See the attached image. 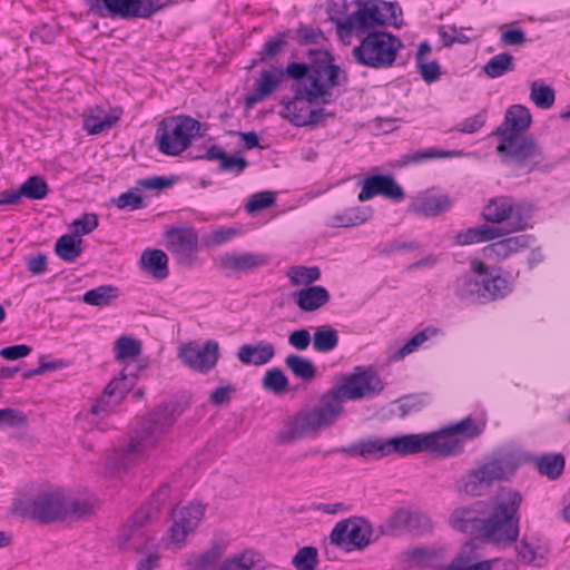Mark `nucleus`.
<instances>
[{
    "label": "nucleus",
    "mask_w": 570,
    "mask_h": 570,
    "mask_svg": "<svg viewBox=\"0 0 570 570\" xmlns=\"http://www.w3.org/2000/svg\"><path fill=\"white\" fill-rule=\"evenodd\" d=\"M382 390L383 383L372 370L356 367L354 373L343 376L340 384L323 393L313 407L289 416L276 433L275 441L279 445H286L316 436L343 415V403L346 400L364 399L379 394Z\"/></svg>",
    "instance_id": "nucleus-1"
},
{
    "label": "nucleus",
    "mask_w": 570,
    "mask_h": 570,
    "mask_svg": "<svg viewBox=\"0 0 570 570\" xmlns=\"http://www.w3.org/2000/svg\"><path fill=\"white\" fill-rule=\"evenodd\" d=\"M306 55L311 58L309 62H291L286 67V73L296 82H301L305 97L309 102L323 104L333 101L331 88L341 85L347 80L344 71L337 65H334L333 55L325 49H309Z\"/></svg>",
    "instance_id": "nucleus-2"
},
{
    "label": "nucleus",
    "mask_w": 570,
    "mask_h": 570,
    "mask_svg": "<svg viewBox=\"0 0 570 570\" xmlns=\"http://www.w3.org/2000/svg\"><path fill=\"white\" fill-rule=\"evenodd\" d=\"M512 291L510 282L499 269L479 259L470 263V271L458 276L453 293L462 302L488 304L508 296Z\"/></svg>",
    "instance_id": "nucleus-3"
},
{
    "label": "nucleus",
    "mask_w": 570,
    "mask_h": 570,
    "mask_svg": "<svg viewBox=\"0 0 570 570\" xmlns=\"http://www.w3.org/2000/svg\"><path fill=\"white\" fill-rule=\"evenodd\" d=\"M185 406L176 400L161 402L140 420L135 435L130 438L124 449L125 456L142 454L146 450L155 448L183 414Z\"/></svg>",
    "instance_id": "nucleus-4"
},
{
    "label": "nucleus",
    "mask_w": 570,
    "mask_h": 570,
    "mask_svg": "<svg viewBox=\"0 0 570 570\" xmlns=\"http://www.w3.org/2000/svg\"><path fill=\"white\" fill-rule=\"evenodd\" d=\"M522 495L509 490L493 504L488 517L483 518L481 539L497 544H510L519 537V509Z\"/></svg>",
    "instance_id": "nucleus-5"
},
{
    "label": "nucleus",
    "mask_w": 570,
    "mask_h": 570,
    "mask_svg": "<svg viewBox=\"0 0 570 570\" xmlns=\"http://www.w3.org/2000/svg\"><path fill=\"white\" fill-rule=\"evenodd\" d=\"M519 465L520 460L514 453L495 452L462 476L460 490L472 497L483 495L493 482L509 480Z\"/></svg>",
    "instance_id": "nucleus-6"
},
{
    "label": "nucleus",
    "mask_w": 570,
    "mask_h": 570,
    "mask_svg": "<svg viewBox=\"0 0 570 570\" xmlns=\"http://www.w3.org/2000/svg\"><path fill=\"white\" fill-rule=\"evenodd\" d=\"M402 48L403 43L399 37L385 31H373L365 35L352 49V57L360 66L386 69L394 65Z\"/></svg>",
    "instance_id": "nucleus-7"
},
{
    "label": "nucleus",
    "mask_w": 570,
    "mask_h": 570,
    "mask_svg": "<svg viewBox=\"0 0 570 570\" xmlns=\"http://www.w3.org/2000/svg\"><path fill=\"white\" fill-rule=\"evenodd\" d=\"M203 125L187 115H175L161 119L156 129L155 140L158 150L167 156H178L185 151Z\"/></svg>",
    "instance_id": "nucleus-8"
},
{
    "label": "nucleus",
    "mask_w": 570,
    "mask_h": 570,
    "mask_svg": "<svg viewBox=\"0 0 570 570\" xmlns=\"http://www.w3.org/2000/svg\"><path fill=\"white\" fill-rule=\"evenodd\" d=\"M498 138L495 151L501 161L508 166L525 168L530 173L543 159L542 149L531 135H509Z\"/></svg>",
    "instance_id": "nucleus-9"
},
{
    "label": "nucleus",
    "mask_w": 570,
    "mask_h": 570,
    "mask_svg": "<svg viewBox=\"0 0 570 570\" xmlns=\"http://www.w3.org/2000/svg\"><path fill=\"white\" fill-rule=\"evenodd\" d=\"M161 0H85L88 10L98 17L129 19H148L169 7Z\"/></svg>",
    "instance_id": "nucleus-10"
},
{
    "label": "nucleus",
    "mask_w": 570,
    "mask_h": 570,
    "mask_svg": "<svg viewBox=\"0 0 570 570\" xmlns=\"http://www.w3.org/2000/svg\"><path fill=\"white\" fill-rule=\"evenodd\" d=\"M125 371L126 368L121 371L118 377L112 379L106 385L101 395L92 402L88 412H81L77 415L76 419L78 423L81 424L82 430L94 429V423L89 422L88 425L85 424L90 415L105 419L126 397L127 393L135 384L136 376L129 380L130 374H127Z\"/></svg>",
    "instance_id": "nucleus-11"
},
{
    "label": "nucleus",
    "mask_w": 570,
    "mask_h": 570,
    "mask_svg": "<svg viewBox=\"0 0 570 570\" xmlns=\"http://www.w3.org/2000/svg\"><path fill=\"white\" fill-rule=\"evenodd\" d=\"M356 4L357 9L344 19L337 14L330 16L328 20L335 24L340 38L352 33L356 36L367 35L372 32V29L383 26L375 0H361Z\"/></svg>",
    "instance_id": "nucleus-12"
},
{
    "label": "nucleus",
    "mask_w": 570,
    "mask_h": 570,
    "mask_svg": "<svg viewBox=\"0 0 570 570\" xmlns=\"http://www.w3.org/2000/svg\"><path fill=\"white\" fill-rule=\"evenodd\" d=\"M24 512L43 524L65 520L66 494L59 488L41 490L29 501Z\"/></svg>",
    "instance_id": "nucleus-13"
},
{
    "label": "nucleus",
    "mask_w": 570,
    "mask_h": 570,
    "mask_svg": "<svg viewBox=\"0 0 570 570\" xmlns=\"http://www.w3.org/2000/svg\"><path fill=\"white\" fill-rule=\"evenodd\" d=\"M268 256L259 253H224L214 259V266L226 276H240L268 264Z\"/></svg>",
    "instance_id": "nucleus-14"
},
{
    "label": "nucleus",
    "mask_w": 570,
    "mask_h": 570,
    "mask_svg": "<svg viewBox=\"0 0 570 570\" xmlns=\"http://www.w3.org/2000/svg\"><path fill=\"white\" fill-rule=\"evenodd\" d=\"M432 528V522L425 513L401 508L389 518L385 525L381 527V532L394 534L395 531L402 530L414 535H423L431 532Z\"/></svg>",
    "instance_id": "nucleus-15"
},
{
    "label": "nucleus",
    "mask_w": 570,
    "mask_h": 570,
    "mask_svg": "<svg viewBox=\"0 0 570 570\" xmlns=\"http://www.w3.org/2000/svg\"><path fill=\"white\" fill-rule=\"evenodd\" d=\"M179 358L188 367L200 373L209 372L218 361V344L207 341L203 346L189 342L179 347Z\"/></svg>",
    "instance_id": "nucleus-16"
},
{
    "label": "nucleus",
    "mask_w": 570,
    "mask_h": 570,
    "mask_svg": "<svg viewBox=\"0 0 570 570\" xmlns=\"http://www.w3.org/2000/svg\"><path fill=\"white\" fill-rule=\"evenodd\" d=\"M204 515V507L200 503H189L183 508L173 509V524L169 529L171 542L180 543L188 533L193 532Z\"/></svg>",
    "instance_id": "nucleus-17"
},
{
    "label": "nucleus",
    "mask_w": 570,
    "mask_h": 570,
    "mask_svg": "<svg viewBox=\"0 0 570 570\" xmlns=\"http://www.w3.org/2000/svg\"><path fill=\"white\" fill-rule=\"evenodd\" d=\"M167 249L180 264L189 265L198 249V234L194 228H171L166 232Z\"/></svg>",
    "instance_id": "nucleus-18"
},
{
    "label": "nucleus",
    "mask_w": 570,
    "mask_h": 570,
    "mask_svg": "<svg viewBox=\"0 0 570 570\" xmlns=\"http://www.w3.org/2000/svg\"><path fill=\"white\" fill-rule=\"evenodd\" d=\"M376 195H382L395 202L402 200L405 196L402 187L392 176L387 175H373L365 178L357 198L360 202H365Z\"/></svg>",
    "instance_id": "nucleus-19"
},
{
    "label": "nucleus",
    "mask_w": 570,
    "mask_h": 570,
    "mask_svg": "<svg viewBox=\"0 0 570 570\" xmlns=\"http://www.w3.org/2000/svg\"><path fill=\"white\" fill-rule=\"evenodd\" d=\"M532 116L530 110L522 105H512L504 114V120L492 132L495 137L509 135H524V131L531 126Z\"/></svg>",
    "instance_id": "nucleus-20"
},
{
    "label": "nucleus",
    "mask_w": 570,
    "mask_h": 570,
    "mask_svg": "<svg viewBox=\"0 0 570 570\" xmlns=\"http://www.w3.org/2000/svg\"><path fill=\"white\" fill-rule=\"evenodd\" d=\"M285 76H287L286 69L272 68L268 70H262L255 81L252 92L245 98L247 106H253L271 96Z\"/></svg>",
    "instance_id": "nucleus-21"
},
{
    "label": "nucleus",
    "mask_w": 570,
    "mask_h": 570,
    "mask_svg": "<svg viewBox=\"0 0 570 570\" xmlns=\"http://www.w3.org/2000/svg\"><path fill=\"white\" fill-rule=\"evenodd\" d=\"M195 159L219 160L218 170L220 173L242 174L247 167L248 161L244 157L228 155L220 146H209L204 155L196 156Z\"/></svg>",
    "instance_id": "nucleus-22"
},
{
    "label": "nucleus",
    "mask_w": 570,
    "mask_h": 570,
    "mask_svg": "<svg viewBox=\"0 0 570 570\" xmlns=\"http://www.w3.org/2000/svg\"><path fill=\"white\" fill-rule=\"evenodd\" d=\"M450 524L453 529L466 533L475 539H481L483 518L478 515L474 508L455 509L450 518Z\"/></svg>",
    "instance_id": "nucleus-23"
},
{
    "label": "nucleus",
    "mask_w": 570,
    "mask_h": 570,
    "mask_svg": "<svg viewBox=\"0 0 570 570\" xmlns=\"http://www.w3.org/2000/svg\"><path fill=\"white\" fill-rule=\"evenodd\" d=\"M531 239L532 236L530 235H518L513 237H507L489 244L483 248V252L485 256L489 258L502 261L509 257L510 255L529 247Z\"/></svg>",
    "instance_id": "nucleus-24"
},
{
    "label": "nucleus",
    "mask_w": 570,
    "mask_h": 570,
    "mask_svg": "<svg viewBox=\"0 0 570 570\" xmlns=\"http://www.w3.org/2000/svg\"><path fill=\"white\" fill-rule=\"evenodd\" d=\"M431 438L428 434H404L389 439L390 454L396 453L401 456L425 452L431 445Z\"/></svg>",
    "instance_id": "nucleus-25"
},
{
    "label": "nucleus",
    "mask_w": 570,
    "mask_h": 570,
    "mask_svg": "<svg viewBox=\"0 0 570 570\" xmlns=\"http://www.w3.org/2000/svg\"><path fill=\"white\" fill-rule=\"evenodd\" d=\"M451 206L452 200L448 195L426 193L415 199L412 209L416 214L433 217L449 210Z\"/></svg>",
    "instance_id": "nucleus-26"
},
{
    "label": "nucleus",
    "mask_w": 570,
    "mask_h": 570,
    "mask_svg": "<svg viewBox=\"0 0 570 570\" xmlns=\"http://www.w3.org/2000/svg\"><path fill=\"white\" fill-rule=\"evenodd\" d=\"M217 570H266V562L259 552L246 549L227 558Z\"/></svg>",
    "instance_id": "nucleus-27"
},
{
    "label": "nucleus",
    "mask_w": 570,
    "mask_h": 570,
    "mask_svg": "<svg viewBox=\"0 0 570 570\" xmlns=\"http://www.w3.org/2000/svg\"><path fill=\"white\" fill-rule=\"evenodd\" d=\"M295 303L304 312H314L330 302L328 291L320 285H309L294 294Z\"/></svg>",
    "instance_id": "nucleus-28"
},
{
    "label": "nucleus",
    "mask_w": 570,
    "mask_h": 570,
    "mask_svg": "<svg viewBox=\"0 0 570 570\" xmlns=\"http://www.w3.org/2000/svg\"><path fill=\"white\" fill-rule=\"evenodd\" d=\"M275 355L272 343L261 341L255 345L244 344L237 351L238 360L244 364L261 366L268 363Z\"/></svg>",
    "instance_id": "nucleus-29"
},
{
    "label": "nucleus",
    "mask_w": 570,
    "mask_h": 570,
    "mask_svg": "<svg viewBox=\"0 0 570 570\" xmlns=\"http://www.w3.org/2000/svg\"><path fill=\"white\" fill-rule=\"evenodd\" d=\"M431 438V445L426 451L441 456L460 454L463 451V441L453 434L445 432V428L439 432L428 434Z\"/></svg>",
    "instance_id": "nucleus-30"
},
{
    "label": "nucleus",
    "mask_w": 570,
    "mask_h": 570,
    "mask_svg": "<svg viewBox=\"0 0 570 570\" xmlns=\"http://www.w3.org/2000/svg\"><path fill=\"white\" fill-rule=\"evenodd\" d=\"M141 268L156 279H165L168 274V257L161 249L147 248L140 256Z\"/></svg>",
    "instance_id": "nucleus-31"
},
{
    "label": "nucleus",
    "mask_w": 570,
    "mask_h": 570,
    "mask_svg": "<svg viewBox=\"0 0 570 570\" xmlns=\"http://www.w3.org/2000/svg\"><path fill=\"white\" fill-rule=\"evenodd\" d=\"M294 91V98L284 105L283 116L287 118L294 126L304 127L307 126V124H301L296 120V118H308V112L311 110L308 105L312 102L306 99L301 82H296Z\"/></svg>",
    "instance_id": "nucleus-32"
},
{
    "label": "nucleus",
    "mask_w": 570,
    "mask_h": 570,
    "mask_svg": "<svg viewBox=\"0 0 570 570\" xmlns=\"http://www.w3.org/2000/svg\"><path fill=\"white\" fill-rule=\"evenodd\" d=\"M513 210V200L510 197L501 196L489 200L482 210V218L492 224H501L508 220Z\"/></svg>",
    "instance_id": "nucleus-33"
},
{
    "label": "nucleus",
    "mask_w": 570,
    "mask_h": 570,
    "mask_svg": "<svg viewBox=\"0 0 570 570\" xmlns=\"http://www.w3.org/2000/svg\"><path fill=\"white\" fill-rule=\"evenodd\" d=\"M348 533V544L356 549H364L372 542V527L370 522L363 518H350Z\"/></svg>",
    "instance_id": "nucleus-34"
},
{
    "label": "nucleus",
    "mask_w": 570,
    "mask_h": 570,
    "mask_svg": "<svg viewBox=\"0 0 570 570\" xmlns=\"http://www.w3.org/2000/svg\"><path fill=\"white\" fill-rule=\"evenodd\" d=\"M534 464L541 475L556 480L563 472L564 456L560 453H547L535 458Z\"/></svg>",
    "instance_id": "nucleus-35"
},
{
    "label": "nucleus",
    "mask_w": 570,
    "mask_h": 570,
    "mask_svg": "<svg viewBox=\"0 0 570 570\" xmlns=\"http://www.w3.org/2000/svg\"><path fill=\"white\" fill-rule=\"evenodd\" d=\"M81 243L82 239L77 235L65 234L57 239L55 253L65 262H75L82 253Z\"/></svg>",
    "instance_id": "nucleus-36"
},
{
    "label": "nucleus",
    "mask_w": 570,
    "mask_h": 570,
    "mask_svg": "<svg viewBox=\"0 0 570 570\" xmlns=\"http://www.w3.org/2000/svg\"><path fill=\"white\" fill-rule=\"evenodd\" d=\"M223 557V549L218 543H214L209 549L194 556L188 561L191 570H217Z\"/></svg>",
    "instance_id": "nucleus-37"
},
{
    "label": "nucleus",
    "mask_w": 570,
    "mask_h": 570,
    "mask_svg": "<svg viewBox=\"0 0 570 570\" xmlns=\"http://www.w3.org/2000/svg\"><path fill=\"white\" fill-rule=\"evenodd\" d=\"M158 512L148 503L137 510L131 517L135 528L130 531L122 530L119 535V543L121 548H127V544L138 534L139 529L142 528L150 519L155 518Z\"/></svg>",
    "instance_id": "nucleus-38"
},
{
    "label": "nucleus",
    "mask_w": 570,
    "mask_h": 570,
    "mask_svg": "<svg viewBox=\"0 0 570 570\" xmlns=\"http://www.w3.org/2000/svg\"><path fill=\"white\" fill-rule=\"evenodd\" d=\"M485 428V423L483 421H476L472 416H466L460 422L451 424L445 428V432L462 436L463 440H472L479 436Z\"/></svg>",
    "instance_id": "nucleus-39"
},
{
    "label": "nucleus",
    "mask_w": 570,
    "mask_h": 570,
    "mask_svg": "<svg viewBox=\"0 0 570 570\" xmlns=\"http://www.w3.org/2000/svg\"><path fill=\"white\" fill-rule=\"evenodd\" d=\"M285 366L292 373L303 381H311L316 375V367L312 361L296 354H289L285 357Z\"/></svg>",
    "instance_id": "nucleus-40"
},
{
    "label": "nucleus",
    "mask_w": 570,
    "mask_h": 570,
    "mask_svg": "<svg viewBox=\"0 0 570 570\" xmlns=\"http://www.w3.org/2000/svg\"><path fill=\"white\" fill-rule=\"evenodd\" d=\"M118 296V288L112 285H101L87 291L82 301L91 306H108Z\"/></svg>",
    "instance_id": "nucleus-41"
},
{
    "label": "nucleus",
    "mask_w": 570,
    "mask_h": 570,
    "mask_svg": "<svg viewBox=\"0 0 570 570\" xmlns=\"http://www.w3.org/2000/svg\"><path fill=\"white\" fill-rule=\"evenodd\" d=\"M514 70V58L508 52H501L492 57L484 66L483 72L489 78H499L509 71Z\"/></svg>",
    "instance_id": "nucleus-42"
},
{
    "label": "nucleus",
    "mask_w": 570,
    "mask_h": 570,
    "mask_svg": "<svg viewBox=\"0 0 570 570\" xmlns=\"http://www.w3.org/2000/svg\"><path fill=\"white\" fill-rule=\"evenodd\" d=\"M288 379L278 367L266 371L262 379V386L265 391L275 395H283L288 391Z\"/></svg>",
    "instance_id": "nucleus-43"
},
{
    "label": "nucleus",
    "mask_w": 570,
    "mask_h": 570,
    "mask_svg": "<svg viewBox=\"0 0 570 570\" xmlns=\"http://www.w3.org/2000/svg\"><path fill=\"white\" fill-rule=\"evenodd\" d=\"M530 99L540 109H549L556 100V92L551 86L541 80L532 81L530 85Z\"/></svg>",
    "instance_id": "nucleus-44"
},
{
    "label": "nucleus",
    "mask_w": 570,
    "mask_h": 570,
    "mask_svg": "<svg viewBox=\"0 0 570 570\" xmlns=\"http://www.w3.org/2000/svg\"><path fill=\"white\" fill-rule=\"evenodd\" d=\"M338 344V333L331 326L318 327L313 335V348L318 353L333 351Z\"/></svg>",
    "instance_id": "nucleus-45"
},
{
    "label": "nucleus",
    "mask_w": 570,
    "mask_h": 570,
    "mask_svg": "<svg viewBox=\"0 0 570 570\" xmlns=\"http://www.w3.org/2000/svg\"><path fill=\"white\" fill-rule=\"evenodd\" d=\"M286 276L289 278L291 284L294 286H309L320 279L321 271L317 266H291L286 272Z\"/></svg>",
    "instance_id": "nucleus-46"
},
{
    "label": "nucleus",
    "mask_w": 570,
    "mask_h": 570,
    "mask_svg": "<svg viewBox=\"0 0 570 570\" xmlns=\"http://www.w3.org/2000/svg\"><path fill=\"white\" fill-rule=\"evenodd\" d=\"M358 454L365 459H382L390 455L389 439H373L360 442Z\"/></svg>",
    "instance_id": "nucleus-47"
},
{
    "label": "nucleus",
    "mask_w": 570,
    "mask_h": 570,
    "mask_svg": "<svg viewBox=\"0 0 570 570\" xmlns=\"http://www.w3.org/2000/svg\"><path fill=\"white\" fill-rule=\"evenodd\" d=\"M20 187L24 197L35 200L43 199L49 193L48 184L40 176H30Z\"/></svg>",
    "instance_id": "nucleus-48"
},
{
    "label": "nucleus",
    "mask_w": 570,
    "mask_h": 570,
    "mask_svg": "<svg viewBox=\"0 0 570 570\" xmlns=\"http://www.w3.org/2000/svg\"><path fill=\"white\" fill-rule=\"evenodd\" d=\"M287 45V32H278L276 36L271 37L263 45L259 52V62H267L277 56Z\"/></svg>",
    "instance_id": "nucleus-49"
},
{
    "label": "nucleus",
    "mask_w": 570,
    "mask_h": 570,
    "mask_svg": "<svg viewBox=\"0 0 570 570\" xmlns=\"http://www.w3.org/2000/svg\"><path fill=\"white\" fill-rule=\"evenodd\" d=\"M66 519L79 520L94 513V504L87 499H73L66 497Z\"/></svg>",
    "instance_id": "nucleus-50"
},
{
    "label": "nucleus",
    "mask_w": 570,
    "mask_h": 570,
    "mask_svg": "<svg viewBox=\"0 0 570 570\" xmlns=\"http://www.w3.org/2000/svg\"><path fill=\"white\" fill-rule=\"evenodd\" d=\"M453 151H446V150H438L434 148H428L424 150H415L412 153H409L406 155H403L401 158V165L405 166L409 164H417L430 159L435 158H445L452 156Z\"/></svg>",
    "instance_id": "nucleus-51"
},
{
    "label": "nucleus",
    "mask_w": 570,
    "mask_h": 570,
    "mask_svg": "<svg viewBox=\"0 0 570 570\" xmlns=\"http://www.w3.org/2000/svg\"><path fill=\"white\" fill-rule=\"evenodd\" d=\"M140 343L132 337L121 336L115 343L116 358L118 361L134 358L140 354Z\"/></svg>",
    "instance_id": "nucleus-52"
},
{
    "label": "nucleus",
    "mask_w": 570,
    "mask_h": 570,
    "mask_svg": "<svg viewBox=\"0 0 570 570\" xmlns=\"http://www.w3.org/2000/svg\"><path fill=\"white\" fill-rule=\"evenodd\" d=\"M317 563V549L314 547L301 548L292 559V564L297 570H315Z\"/></svg>",
    "instance_id": "nucleus-53"
},
{
    "label": "nucleus",
    "mask_w": 570,
    "mask_h": 570,
    "mask_svg": "<svg viewBox=\"0 0 570 570\" xmlns=\"http://www.w3.org/2000/svg\"><path fill=\"white\" fill-rule=\"evenodd\" d=\"M529 219L530 210L523 206L513 204V210L510 217H508V225L504 230H507V234L523 230L527 228Z\"/></svg>",
    "instance_id": "nucleus-54"
},
{
    "label": "nucleus",
    "mask_w": 570,
    "mask_h": 570,
    "mask_svg": "<svg viewBox=\"0 0 570 570\" xmlns=\"http://www.w3.org/2000/svg\"><path fill=\"white\" fill-rule=\"evenodd\" d=\"M361 210L360 208H352L348 210H345L342 214L333 215L330 218L328 225L332 227H352L356 226L361 223H364L367 217L360 215Z\"/></svg>",
    "instance_id": "nucleus-55"
},
{
    "label": "nucleus",
    "mask_w": 570,
    "mask_h": 570,
    "mask_svg": "<svg viewBox=\"0 0 570 570\" xmlns=\"http://www.w3.org/2000/svg\"><path fill=\"white\" fill-rule=\"evenodd\" d=\"M375 2L380 11V18L383 20V26L391 24L399 27L401 24L399 18L402 14V10L396 3L382 0H375Z\"/></svg>",
    "instance_id": "nucleus-56"
},
{
    "label": "nucleus",
    "mask_w": 570,
    "mask_h": 570,
    "mask_svg": "<svg viewBox=\"0 0 570 570\" xmlns=\"http://www.w3.org/2000/svg\"><path fill=\"white\" fill-rule=\"evenodd\" d=\"M118 120V116L105 115L102 118L89 116L83 119V128L90 135H97L110 128Z\"/></svg>",
    "instance_id": "nucleus-57"
},
{
    "label": "nucleus",
    "mask_w": 570,
    "mask_h": 570,
    "mask_svg": "<svg viewBox=\"0 0 570 570\" xmlns=\"http://www.w3.org/2000/svg\"><path fill=\"white\" fill-rule=\"evenodd\" d=\"M275 203V194L273 191H261L250 196L245 209L247 213L253 214L258 210L268 208Z\"/></svg>",
    "instance_id": "nucleus-58"
},
{
    "label": "nucleus",
    "mask_w": 570,
    "mask_h": 570,
    "mask_svg": "<svg viewBox=\"0 0 570 570\" xmlns=\"http://www.w3.org/2000/svg\"><path fill=\"white\" fill-rule=\"evenodd\" d=\"M324 32L321 29H314L307 26H299L296 29V40L299 46L318 45L320 40H325Z\"/></svg>",
    "instance_id": "nucleus-59"
},
{
    "label": "nucleus",
    "mask_w": 570,
    "mask_h": 570,
    "mask_svg": "<svg viewBox=\"0 0 570 570\" xmlns=\"http://www.w3.org/2000/svg\"><path fill=\"white\" fill-rule=\"evenodd\" d=\"M75 228L72 235L81 238V235L90 234L98 227V217L96 214H83L80 218L72 222Z\"/></svg>",
    "instance_id": "nucleus-60"
},
{
    "label": "nucleus",
    "mask_w": 570,
    "mask_h": 570,
    "mask_svg": "<svg viewBox=\"0 0 570 570\" xmlns=\"http://www.w3.org/2000/svg\"><path fill=\"white\" fill-rule=\"evenodd\" d=\"M112 203L119 209L135 210L145 207L142 197L134 191H126L120 194L116 199H112Z\"/></svg>",
    "instance_id": "nucleus-61"
},
{
    "label": "nucleus",
    "mask_w": 570,
    "mask_h": 570,
    "mask_svg": "<svg viewBox=\"0 0 570 570\" xmlns=\"http://www.w3.org/2000/svg\"><path fill=\"white\" fill-rule=\"evenodd\" d=\"M350 519L342 520L333 528L330 540L336 547H345L348 544Z\"/></svg>",
    "instance_id": "nucleus-62"
},
{
    "label": "nucleus",
    "mask_w": 570,
    "mask_h": 570,
    "mask_svg": "<svg viewBox=\"0 0 570 570\" xmlns=\"http://www.w3.org/2000/svg\"><path fill=\"white\" fill-rule=\"evenodd\" d=\"M485 124V115L483 112H480L478 115H474L472 117H469L464 119L462 122H460L455 130L462 134H474L480 128H482Z\"/></svg>",
    "instance_id": "nucleus-63"
},
{
    "label": "nucleus",
    "mask_w": 570,
    "mask_h": 570,
    "mask_svg": "<svg viewBox=\"0 0 570 570\" xmlns=\"http://www.w3.org/2000/svg\"><path fill=\"white\" fill-rule=\"evenodd\" d=\"M26 267L27 271L35 276L43 274L47 267V255L43 253L29 255L26 258Z\"/></svg>",
    "instance_id": "nucleus-64"
}]
</instances>
